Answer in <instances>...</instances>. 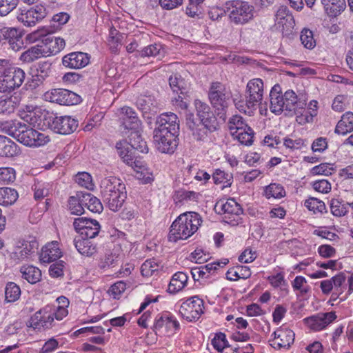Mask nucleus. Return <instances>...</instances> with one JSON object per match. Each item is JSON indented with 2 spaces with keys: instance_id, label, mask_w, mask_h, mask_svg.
Listing matches in <instances>:
<instances>
[{
  "instance_id": "obj_64",
  "label": "nucleus",
  "mask_w": 353,
  "mask_h": 353,
  "mask_svg": "<svg viewBox=\"0 0 353 353\" xmlns=\"http://www.w3.org/2000/svg\"><path fill=\"white\" fill-rule=\"evenodd\" d=\"M161 46L159 44L149 45L143 48L139 54L141 57H157L160 54Z\"/></svg>"
},
{
  "instance_id": "obj_40",
  "label": "nucleus",
  "mask_w": 353,
  "mask_h": 353,
  "mask_svg": "<svg viewBox=\"0 0 353 353\" xmlns=\"http://www.w3.org/2000/svg\"><path fill=\"white\" fill-rule=\"evenodd\" d=\"M212 177L214 183L216 185L223 184V189L230 187L233 182L232 174L225 172L219 168L214 171Z\"/></svg>"
},
{
  "instance_id": "obj_21",
  "label": "nucleus",
  "mask_w": 353,
  "mask_h": 353,
  "mask_svg": "<svg viewBox=\"0 0 353 353\" xmlns=\"http://www.w3.org/2000/svg\"><path fill=\"white\" fill-rule=\"evenodd\" d=\"M273 343L272 345L278 350L281 348H289L294 341V332L288 328L280 327L274 332Z\"/></svg>"
},
{
  "instance_id": "obj_19",
  "label": "nucleus",
  "mask_w": 353,
  "mask_h": 353,
  "mask_svg": "<svg viewBox=\"0 0 353 353\" xmlns=\"http://www.w3.org/2000/svg\"><path fill=\"white\" fill-rule=\"evenodd\" d=\"M44 57H50L59 53L65 46L63 39L55 37L52 34L44 36L39 43Z\"/></svg>"
},
{
  "instance_id": "obj_57",
  "label": "nucleus",
  "mask_w": 353,
  "mask_h": 353,
  "mask_svg": "<svg viewBox=\"0 0 353 353\" xmlns=\"http://www.w3.org/2000/svg\"><path fill=\"white\" fill-rule=\"evenodd\" d=\"M194 105L196 111V115L199 119L207 116L209 117V115L211 114H214V112L211 110L210 107L207 103L199 99L195 100Z\"/></svg>"
},
{
  "instance_id": "obj_34",
  "label": "nucleus",
  "mask_w": 353,
  "mask_h": 353,
  "mask_svg": "<svg viewBox=\"0 0 353 353\" xmlns=\"http://www.w3.org/2000/svg\"><path fill=\"white\" fill-rule=\"evenodd\" d=\"M188 276L183 272L175 273L169 283L168 291L174 294L181 290L187 284Z\"/></svg>"
},
{
  "instance_id": "obj_31",
  "label": "nucleus",
  "mask_w": 353,
  "mask_h": 353,
  "mask_svg": "<svg viewBox=\"0 0 353 353\" xmlns=\"http://www.w3.org/2000/svg\"><path fill=\"white\" fill-rule=\"evenodd\" d=\"M19 94L14 93L9 97L0 99V114H10L14 112L19 106L21 97Z\"/></svg>"
},
{
  "instance_id": "obj_45",
  "label": "nucleus",
  "mask_w": 353,
  "mask_h": 353,
  "mask_svg": "<svg viewBox=\"0 0 353 353\" xmlns=\"http://www.w3.org/2000/svg\"><path fill=\"white\" fill-rule=\"evenodd\" d=\"M21 124L22 123L15 120L4 122L1 121L0 128L1 130L8 135L17 138L18 131H19V129H20Z\"/></svg>"
},
{
  "instance_id": "obj_25",
  "label": "nucleus",
  "mask_w": 353,
  "mask_h": 353,
  "mask_svg": "<svg viewBox=\"0 0 353 353\" xmlns=\"http://www.w3.org/2000/svg\"><path fill=\"white\" fill-rule=\"evenodd\" d=\"M163 327H165L168 332H176L179 330L180 324L172 314L166 313L157 316L153 325V330L157 332Z\"/></svg>"
},
{
  "instance_id": "obj_47",
  "label": "nucleus",
  "mask_w": 353,
  "mask_h": 353,
  "mask_svg": "<svg viewBox=\"0 0 353 353\" xmlns=\"http://www.w3.org/2000/svg\"><path fill=\"white\" fill-rule=\"evenodd\" d=\"M304 205L309 210L313 211L314 213L327 212L324 202L314 197H310L305 200Z\"/></svg>"
},
{
  "instance_id": "obj_35",
  "label": "nucleus",
  "mask_w": 353,
  "mask_h": 353,
  "mask_svg": "<svg viewBox=\"0 0 353 353\" xmlns=\"http://www.w3.org/2000/svg\"><path fill=\"white\" fill-rule=\"evenodd\" d=\"M353 130V113L352 112H346L341 117V120L338 122L335 133L339 134H346L347 132Z\"/></svg>"
},
{
  "instance_id": "obj_49",
  "label": "nucleus",
  "mask_w": 353,
  "mask_h": 353,
  "mask_svg": "<svg viewBox=\"0 0 353 353\" xmlns=\"http://www.w3.org/2000/svg\"><path fill=\"white\" fill-rule=\"evenodd\" d=\"M80 196L76 194L75 196H71L68 199V209L71 214L74 215H81L84 213V206L80 203Z\"/></svg>"
},
{
  "instance_id": "obj_43",
  "label": "nucleus",
  "mask_w": 353,
  "mask_h": 353,
  "mask_svg": "<svg viewBox=\"0 0 353 353\" xmlns=\"http://www.w3.org/2000/svg\"><path fill=\"white\" fill-rule=\"evenodd\" d=\"M161 267L160 263L155 259H150L146 260L141 266V273L145 277H149L158 271Z\"/></svg>"
},
{
  "instance_id": "obj_33",
  "label": "nucleus",
  "mask_w": 353,
  "mask_h": 353,
  "mask_svg": "<svg viewBox=\"0 0 353 353\" xmlns=\"http://www.w3.org/2000/svg\"><path fill=\"white\" fill-rule=\"evenodd\" d=\"M252 272L248 266L238 265L230 268L226 272V279L235 281L239 279H247L251 276Z\"/></svg>"
},
{
  "instance_id": "obj_39",
  "label": "nucleus",
  "mask_w": 353,
  "mask_h": 353,
  "mask_svg": "<svg viewBox=\"0 0 353 353\" xmlns=\"http://www.w3.org/2000/svg\"><path fill=\"white\" fill-rule=\"evenodd\" d=\"M169 84L174 92H180L179 93L183 95L188 94V84L180 74L171 75L169 78Z\"/></svg>"
},
{
  "instance_id": "obj_41",
  "label": "nucleus",
  "mask_w": 353,
  "mask_h": 353,
  "mask_svg": "<svg viewBox=\"0 0 353 353\" xmlns=\"http://www.w3.org/2000/svg\"><path fill=\"white\" fill-rule=\"evenodd\" d=\"M41 57L44 56L39 43L24 51L20 56V60L23 62L30 63Z\"/></svg>"
},
{
  "instance_id": "obj_4",
  "label": "nucleus",
  "mask_w": 353,
  "mask_h": 353,
  "mask_svg": "<svg viewBox=\"0 0 353 353\" xmlns=\"http://www.w3.org/2000/svg\"><path fill=\"white\" fill-rule=\"evenodd\" d=\"M130 142L125 140L117 143L116 148L123 161L132 168H140L141 161L137 160L133 150L141 153H148V147L146 142L142 139L139 132H131L129 136Z\"/></svg>"
},
{
  "instance_id": "obj_23",
  "label": "nucleus",
  "mask_w": 353,
  "mask_h": 353,
  "mask_svg": "<svg viewBox=\"0 0 353 353\" xmlns=\"http://www.w3.org/2000/svg\"><path fill=\"white\" fill-rule=\"evenodd\" d=\"M275 22L283 32L293 29L295 21L289 8L286 6H281L275 14Z\"/></svg>"
},
{
  "instance_id": "obj_9",
  "label": "nucleus",
  "mask_w": 353,
  "mask_h": 353,
  "mask_svg": "<svg viewBox=\"0 0 353 353\" xmlns=\"http://www.w3.org/2000/svg\"><path fill=\"white\" fill-rule=\"evenodd\" d=\"M49 128L55 133L60 134H70L74 132L79 125L77 120L70 116L44 115Z\"/></svg>"
},
{
  "instance_id": "obj_5",
  "label": "nucleus",
  "mask_w": 353,
  "mask_h": 353,
  "mask_svg": "<svg viewBox=\"0 0 353 353\" xmlns=\"http://www.w3.org/2000/svg\"><path fill=\"white\" fill-rule=\"evenodd\" d=\"M223 11L230 21L236 25H243L251 21L254 16L253 5L241 0L227 1L223 4Z\"/></svg>"
},
{
  "instance_id": "obj_2",
  "label": "nucleus",
  "mask_w": 353,
  "mask_h": 353,
  "mask_svg": "<svg viewBox=\"0 0 353 353\" xmlns=\"http://www.w3.org/2000/svg\"><path fill=\"white\" fill-rule=\"evenodd\" d=\"M101 195L108 208L117 212L123 205L127 198L125 185L122 181L115 176L105 177L100 183Z\"/></svg>"
},
{
  "instance_id": "obj_17",
  "label": "nucleus",
  "mask_w": 353,
  "mask_h": 353,
  "mask_svg": "<svg viewBox=\"0 0 353 353\" xmlns=\"http://www.w3.org/2000/svg\"><path fill=\"white\" fill-rule=\"evenodd\" d=\"M46 15L47 10L46 7L39 4L29 10H21V13L17 16V19L23 23L24 26L31 27L44 19Z\"/></svg>"
},
{
  "instance_id": "obj_62",
  "label": "nucleus",
  "mask_w": 353,
  "mask_h": 353,
  "mask_svg": "<svg viewBox=\"0 0 353 353\" xmlns=\"http://www.w3.org/2000/svg\"><path fill=\"white\" fill-rule=\"evenodd\" d=\"M330 165V164L327 163H321L313 167L311 170V173L313 175H330L332 174L333 168Z\"/></svg>"
},
{
  "instance_id": "obj_8",
  "label": "nucleus",
  "mask_w": 353,
  "mask_h": 353,
  "mask_svg": "<svg viewBox=\"0 0 353 353\" xmlns=\"http://www.w3.org/2000/svg\"><path fill=\"white\" fill-rule=\"evenodd\" d=\"M215 212L224 216L225 222L232 225H238L243 214V208L234 199H229L225 203L219 201L214 206Z\"/></svg>"
},
{
  "instance_id": "obj_46",
  "label": "nucleus",
  "mask_w": 353,
  "mask_h": 353,
  "mask_svg": "<svg viewBox=\"0 0 353 353\" xmlns=\"http://www.w3.org/2000/svg\"><path fill=\"white\" fill-rule=\"evenodd\" d=\"M265 196L267 199L271 197L274 199H281L285 196L284 188L279 183H270L265 187Z\"/></svg>"
},
{
  "instance_id": "obj_20",
  "label": "nucleus",
  "mask_w": 353,
  "mask_h": 353,
  "mask_svg": "<svg viewBox=\"0 0 353 353\" xmlns=\"http://www.w3.org/2000/svg\"><path fill=\"white\" fill-rule=\"evenodd\" d=\"M90 55L83 52H72L64 55L62 58V64L70 69H81L90 63Z\"/></svg>"
},
{
  "instance_id": "obj_12",
  "label": "nucleus",
  "mask_w": 353,
  "mask_h": 353,
  "mask_svg": "<svg viewBox=\"0 0 353 353\" xmlns=\"http://www.w3.org/2000/svg\"><path fill=\"white\" fill-rule=\"evenodd\" d=\"M52 64L49 61H39L32 64L30 68L32 86L36 88L43 85L52 76Z\"/></svg>"
},
{
  "instance_id": "obj_61",
  "label": "nucleus",
  "mask_w": 353,
  "mask_h": 353,
  "mask_svg": "<svg viewBox=\"0 0 353 353\" xmlns=\"http://www.w3.org/2000/svg\"><path fill=\"white\" fill-rule=\"evenodd\" d=\"M334 290L340 291V293H343L345 286L344 283L346 280V275L344 272H339L336 275L331 278Z\"/></svg>"
},
{
  "instance_id": "obj_30",
  "label": "nucleus",
  "mask_w": 353,
  "mask_h": 353,
  "mask_svg": "<svg viewBox=\"0 0 353 353\" xmlns=\"http://www.w3.org/2000/svg\"><path fill=\"white\" fill-rule=\"evenodd\" d=\"M90 238H74V245L77 251L83 256L90 257L97 252V245Z\"/></svg>"
},
{
  "instance_id": "obj_56",
  "label": "nucleus",
  "mask_w": 353,
  "mask_h": 353,
  "mask_svg": "<svg viewBox=\"0 0 353 353\" xmlns=\"http://www.w3.org/2000/svg\"><path fill=\"white\" fill-rule=\"evenodd\" d=\"M200 196L201 194L199 192L185 190H181L176 192V196L179 201H197Z\"/></svg>"
},
{
  "instance_id": "obj_28",
  "label": "nucleus",
  "mask_w": 353,
  "mask_h": 353,
  "mask_svg": "<svg viewBox=\"0 0 353 353\" xmlns=\"http://www.w3.org/2000/svg\"><path fill=\"white\" fill-rule=\"evenodd\" d=\"M61 256L62 252L59 247L58 241H53L42 248L39 259L42 263H50L56 261Z\"/></svg>"
},
{
  "instance_id": "obj_51",
  "label": "nucleus",
  "mask_w": 353,
  "mask_h": 353,
  "mask_svg": "<svg viewBox=\"0 0 353 353\" xmlns=\"http://www.w3.org/2000/svg\"><path fill=\"white\" fill-rule=\"evenodd\" d=\"M305 321L314 331H320L325 327V323L323 322L322 316H320V313L305 319Z\"/></svg>"
},
{
  "instance_id": "obj_44",
  "label": "nucleus",
  "mask_w": 353,
  "mask_h": 353,
  "mask_svg": "<svg viewBox=\"0 0 353 353\" xmlns=\"http://www.w3.org/2000/svg\"><path fill=\"white\" fill-rule=\"evenodd\" d=\"M21 296L20 287L14 282H8L5 288V299L7 302H14Z\"/></svg>"
},
{
  "instance_id": "obj_27",
  "label": "nucleus",
  "mask_w": 353,
  "mask_h": 353,
  "mask_svg": "<svg viewBox=\"0 0 353 353\" xmlns=\"http://www.w3.org/2000/svg\"><path fill=\"white\" fill-rule=\"evenodd\" d=\"M285 101V111H288L291 115L296 114L297 109H303L306 105V99L299 98L292 90H288L283 94Z\"/></svg>"
},
{
  "instance_id": "obj_37",
  "label": "nucleus",
  "mask_w": 353,
  "mask_h": 353,
  "mask_svg": "<svg viewBox=\"0 0 353 353\" xmlns=\"http://www.w3.org/2000/svg\"><path fill=\"white\" fill-rule=\"evenodd\" d=\"M19 194L15 189L11 188H0V205L9 206L13 205L17 200Z\"/></svg>"
},
{
  "instance_id": "obj_38",
  "label": "nucleus",
  "mask_w": 353,
  "mask_h": 353,
  "mask_svg": "<svg viewBox=\"0 0 353 353\" xmlns=\"http://www.w3.org/2000/svg\"><path fill=\"white\" fill-rule=\"evenodd\" d=\"M187 124L188 125L189 129L192 132V134L194 139L196 141H204L208 136L211 132L208 131V130L205 129L203 125L199 123H196L191 119H188L187 121Z\"/></svg>"
},
{
  "instance_id": "obj_50",
  "label": "nucleus",
  "mask_w": 353,
  "mask_h": 353,
  "mask_svg": "<svg viewBox=\"0 0 353 353\" xmlns=\"http://www.w3.org/2000/svg\"><path fill=\"white\" fill-rule=\"evenodd\" d=\"M347 203L342 204V202L338 199H332L330 201V210L332 214L335 216H343L347 212Z\"/></svg>"
},
{
  "instance_id": "obj_24",
  "label": "nucleus",
  "mask_w": 353,
  "mask_h": 353,
  "mask_svg": "<svg viewBox=\"0 0 353 353\" xmlns=\"http://www.w3.org/2000/svg\"><path fill=\"white\" fill-rule=\"evenodd\" d=\"M22 245V248H18L12 253V258L18 262L27 259L39 248L38 241L32 236H30L28 240L24 241Z\"/></svg>"
},
{
  "instance_id": "obj_63",
  "label": "nucleus",
  "mask_w": 353,
  "mask_h": 353,
  "mask_svg": "<svg viewBox=\"0 0 353 353\" xmlns=\"http://www.w3.org/2000/svg\"><path fill=\"white\" fill-rule=\"evenodd\" d=\"M42 114L41 109L39 108H33L32 110H28V112L25 113L22 118L30 124L35 125L38 123L37 117H40Z\"/></svg>"
},
{
  "instance_id": "obj_11",
  "label": "nucleus",
  "mask_w": 353,
  "mask_h": 353,
  "mask_svg": "<svg viewBox=\"0 0 353 353\" xmlns=\"http://www.w3.org/2000/svg\"><path fill=\"white\" fill-rule=\"evenodd\" d=\"M26 78L24 70L11 63L3 79L0 80V92H11L19 88Z\"/></svg>"
},
{
  "instance_id": "obj_16",
  "label": "nucleus",
  "mask_w": 353,
  "mask_h": 353,
  "mask_svg": "<svg viewBox=\"0 0 353 353\" xmlns=\"http://www.w3.org/2000/svg\"><path fill=\"white\" fill-rule=\"evenodd\" d=\"M73 226L81 237L94 239L100 231L101 225L96 219L86 217L76 218L73 222Z\"/></svg>"
},
{
  "instance_id": "obj_1",
  "label": "nucleus",
  "mask_w": 353,
  "mask_h": 353,
  "mask_svg": "<svg viewBox=\"0 0 353 353\" xmlns=\"http://www.w3.org/2000/svg\"><path fill=\"white\" fill-rule=\"evenodd\" d=\"M153 139L158 150L172 154L179 144V119L173 112H163L157 117Z\"/></svg>"
},
{
  "instance_id": "obj_26",
  "label": "nucleus",
  "mask_w": 353,
  "mask_h": 353,
  "mask_svg": "<svg viewBox=\"0 0 353 353\" xmlns=\"http://www.w3.org/2000/svg\"><path fill=\"white\" fill-rule=\"evenodd\" d=\"M270 110L276 115L281 114L285 111L284 97L280 85H274L270 92Z\"/></svg>"
},
{
  "instance_id": "obj_58",
  "label": "nucleus",
  "mask_w": 353,
  "mask_h": 353,
  "mask_svg": "<svg viewBox=\"0 0 353 353\" xmlns=\"http://www.w3.org/2000/svg\"><path fill=\"white\" fill-rule=\"evenodd\" d=\"M19 0H0V16H6L17 6Z\"/></svg>"
},
{
  "instance_id": "obj_32",
  "label": "nucleus",
  "mask_w": 353,
  "mask_h": 353,
  "mask_svg": "<svg viewBox=\"0 0 353 353\" xmlns=\"http://www.w3.org/2000/svg\"><path fill=\"white\" fill-rule=\"evenodd\" d=\"M327 14L332 17L340 14L346 8L345 0H321Z\"/></svg>"
},
{
  "instance_id": "obj_6",
  "label": "nucleus",
  "mask_w": 353,
  "mask_h": 353,
  "mask_svg": "<svg viewBox=\"0 0 353 353\" xmlns=\"http://www.w3.org/2000/svg\"><path fill=\"white\" fill-rule=\"evenodd\" d=\"M228 127L234 139L241 144L251 145L254 141V132L241 115H233L228 122Z\"/></svg>"
},
{
  "instance_id": "obj_52",
  "label": "nucleus",
  "mask_w": 353,
  "mask_h": 353,
  "mask_svg": "<svg viewBox=\"0 0 353 353\" xmlns=\"http://www.w3.org/2000/svg\"><path fill=\"white\" fill-rule=\"evenodd\" d=\"M300 39L302 44L307 49H313L316 46L313 32L307 28H304L301 32Z\"/></svg>"
},
{
  "instance_id": "obj_15",
  "label": "nucleus",
  "mask_w": 353,
  "mask_h": 353,
  "mask_svg": "<svg viewBox=\"0 0 353 353\" xmlns=\"http://www.w3.org/2000/svg\"><path fill=\"white\" fill-rule=\"evenodd\" d=\"M54 325L52 318V310L50 307H45L32 316L28 321V326L37 331L52 328Z\"/></svg>"
},
{
  "instance_id": "obj_14",
  "label": "nucleus",
  "mask_w": 353,
  "mask_h": 353,
  "mask_svg": "<svg viewBox=\"0 0 353 353\" xmlns=\"http://www.w3.org/2000/svg\"><path fill=\"white\" fill-rule=\"evenodd\" d=\"M203 301L198 296H192L182 303L179 313L188 321H197L204 312Z\"/></svg>"
},
{
  "instance_id": "obj_3",
  "label": "nucleus",
  "mask_w": 353,
  "mask_h": 353,
  "mask_svg": "<svg viewBox=\"0 0 353 353\" xmlns=\"http://www.w3.org/2000/svg\"><path fill=\"white\" fill-rule=\"evenodd\" d=\"M201 223V216L197 212H186L180 214L170 226L169 241L176 242L179 239H187L197 231Z\"/></svg>"
},
{
  "instance_id": "obj_53",
  "label": "nucleus",
  "mask_w": 353,
  "mask_h": 353,
  "mask_svg": "<svg viewBox=\"0 0 353 353\" xmlns=\"http://www.w3.org/2000/svg\"><path fill=\"white\" fill-rule=\"evenodd\" d=\"M75 181L81 187L87 190H92L94 187L91 175L85 172H79L75 176Z\"/></svg>"
},
{
  "instance_id": "obj_10",
  "label": "nucleus",
  "mask_w": 353,
  "mask_h": 353,
  "mask_svg": "<svg viewBox=\"0 0 353 353\" xmlns=\"http://www.w3.org/2000/svg\"><path fill=\"white\" fill-rule=\"evenodd\" d=\"M17 139L20 143L30 147H39L50 141V138L44 133L40 132L25 123L19 129Z\"/></svg>"
},
{
  "instance_id": "obj_7",
  "label": "nucleus",
  "mask_w": 353,
  "mask_h": 353,
  "mask_svg": "<svg viewBox=\"0 0 353 353\" xmlns=\"http://www.w3.org/2000/svg\"><path fill=\"white\" fill-rule=\"evenodd\" d=\"M208 98L213 108L225 111L230 103L232 92L222 83L212 82L209 88Z\"/></svg>"
},
{
  "instance_id": "obj_48",
  "label": "nucleus",
  "mask_w": 353,
  "mask_h": 353,
  "mask_svg": "<svg viewBox=\"0 0 353 353\" xmlns=\"http://www.w3.org/2000/svg\"><path fill=\"white\" fill-rule=\"evenodd\" d=\"M141 125V121L139 119L137 114L131 118L124 119L121 126L123 128V132L127 133V131L131 132H139Z\"/></svg>"
},
{
  "instance_id": "obj_55",
  "label": "nucleus",
  "mask_w": 353,
  "mask_h": 353,
  "mask_svg": "<svg viewBox=\"0 0 353 353\" xmlns=\"http://www.w3.org/2000/svg\"><path fill=\"white\" fill-rule=\"evenodd\" d=\"M200 123L211 132H215L219 128V123L214 114H211L209 117L207 116L201 119Z\"/></svg>"
},
{
  "instance_id": "obj_22",
  "label": "nucleus",
  "mask_w": 353,
  "mask_h": 353,
  "mask_svg": "<svg viewBox=\"0 0 353 353\" xmlns=\"http://www.w3.org/2000/svg\"><path fill=\"white\" fill-rule=\"evenodd\" d=\"M157 101L153 96L141 95L136 100V105L142 112L143 117L151 119L156 113Z\"/></svg>"
},
{
  "instance_id": "obj_18",
  "label": "nucleus",
  "mask_w": 353,
  "mask_h": 353,
  "mask_svg": "<svg viewBox=\"0 0 353 353\" xmlns=\"http://www.w3.org/2000/svg\"><path fill=\"white\" fill-rule=\"evenodd\" d=\"M263 95V82L261 79H254L248 81L246 86V105L254 108L261 103Z\"/></svg>"
},
{
  "instance_id": "obj_59",
  "label": "nucleus",
  "mask_w": 353,
  "mask_h": 353,
  "mask_svg": "<svg viewBox=\"0 0 353 353\" xmlns=\"http://www.w3.org/2000/svg\"><path fill=\"white\" fill-rule=\"evenodd\" d=\"M15 179V170L12 168H0V183H9Z\"/></svg>"
},
{
  "instance_id": "obj_42",
  "label": "nucleus",
  "mask_w": 353,
  "mask_h": 353,
  "mask_svg": "<svg viewBox=\"0 0 353 353\" xmlns=\"http://www.w3.org/2000/svg\"><path fill=\"white\" fill-rule=\"evenodd\" d=\"M215 263H208L201 267H195L192 268L191 274L195 281H199L200 279L208 278L207 273H210L211 271L216 270Z\"/></svg>"
},
{
  "instance_id": "obj_60",
  "label": "nucleus",
  "mask_w": 353,
  "mask_h": 353,
  "mask_svg": "<svg viewBox=\"0 0 353 353\" xmlns=\"http://www.w3.org/2000/svg\"><path fill=\"white\" fill-rule=\"evenodd\" d=\"M65 264V263L62 260L52 263L49 268V274L53 278L63 276Z\"/></svg>"
},
{
  "instance_id": "obj_29",
  "label": "nucleus",
  "mask_w": 353,
  "mask_h": 353,
  "mask_svg": "<svg viewBox=\"0 0 353 353\" xmlns=\"http://www.w3.org/2000/svg\"><path fill=\"white\" fill-rule=\"evenodd\" d=\"M21 152L18 145L10 138L0 135V157H14Z\"/></svg>"
},
{
  "instance_id": "obj_54",
  "label": "nucleus",
  "mask_w": 353,
  "mask_h": 353,
  "mask_svg": "<svg viewBox=\"0 0 353 353\" xmlns=\"http://www.w3.org/2000/svg\"><path fill=\"white\" fill-rule=\"evenodd\" d=\"M48 184L41 182H35L32 185L34 198L35 200H40L47 196L49 194Z\"/></svg>"
},
{
  "instance_id": "obj_13",
  "label": "nucleus",
  "mask_w": 353,
  "mask_h": 353,
  "mask_svg": "<svg viewBox=\"0 0 353 353\" xmlns=\"http://www.w3.org/2000/svg\"><path fill=\"white\" fill-rule=\"evenodd\" d=\"M45 97L50 102L63 105H73L81 101V97L77 93L63 88L52 89L45 93Z\"/></svg>"
},
{
  "instance_id": "obj_36",
  "label": "nucleus",
  "mask_w": 353,
  "mask_h": 353,
  "mask_svg": "<svg viewBox=\"0 0 353 353\" xmlns=\"http://www.w3.org/2000/svg\"><path fill=\"white\" fill-rule=\"evenodd\" d=\"M22 278L30 284H35L41 279V271L33 265H23L20 269Z\"/></svg>"
}]
</instances>
